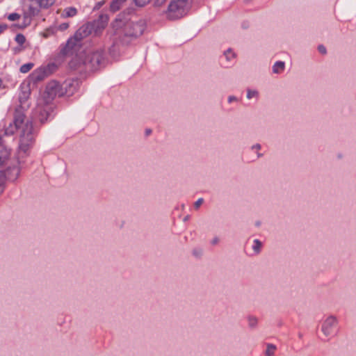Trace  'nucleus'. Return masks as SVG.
<instances>
[{
    "label": "nucleus",
    "mask_w": 356,
    "mask_h": 356,
    "mask_svg": "<svg viewBox=\"0 0 356 356\" xmlns=\"http://www.w3.org/2000/svg\"><path fill=\"white\" fill-rule=\"evenodd\" d=\"M24 120L25 115L21 112L16 111L13 121L10 122L8 126L5 127L4 134L6 136H11L17 130H19V155L29 156L35 144L36 132L33 129L32 122L29 120L25 122Z\"/></svg>",
    "instance_id": "1"
},
{
    "label": "nucleus",
    "mask_w": 356,
    "mask_h": 356,
    "mask_svg": "<svg viewBox=\"0 0 356 356\" xmlns=\"http://www.w3.org/2000/svg\"><path fill=\"white\" fill-rule=\"evenodd\" d=\"M145 27L143 20L134 22L121 15H118L111 24L113 34L124 43H128L140 37Z\"/></svg>",
    "instance_id": "2"
},
{
    "label": "nucleus",
    "mask_w": 356,
    "mask_h": 356,
    "mask_svg": "<svg viewBox=\"0 0 356 356\" xmlns=\"http://www.w3.org/2000/svg\"><path fill=\"white\" fill-rule=\"evenodd\" d=\"M76 58H73L70 65L72 67L79 68L81 65L85 67L86 70L95 71L105 65V53L102 49L88 50L81 57V62L76 64Z\"/></svg>",
    "instance_id": "3"
},
{
    "label": "nucleus",
    "mask_w": 356,
    "mask_h": 356,
    "mask_svg": "<svg viewBox=\"0 0 356 356\" xmlns=\"http://www.w3.org/2000/svg\"><path fill=\"white\" fill-rule=\"evenodd\" d=\"M88 26H81L70 38L66 44L60 47V54L63 56H77V52L80 50L82 40L88 35Z\"/></svg>",
    "instance_id": "4"
},
{
    "label": "nucleus",
    "mask_w": 356,
    "mask_h": 356,
    "mask_svg": "<svg viewBox=\"0 0 356 356\" xmlns=\"http://www.w3.org/2000/svg\"><path fill=\"white\" fill-rule=\"evenodd\" d=\"M41 9L36 0H24L22 6V21L19 26L24 29L30 26L33 18L39 15Z\"/></svg>",
    "instance_id": "5"
},
{
    "label": "nucleus",
    "mask_w": 356,
    "mask_h": 356,
    "mask_svg": "<svg viewBox=\"0 0 356 356\" xmlns=\"http://www.w3.org/2000/svg\"><path fill=\"white\" fill-rule=\"evenodd\" d=\"M191 7L189 0H172L165 11L166 17L175 20L185 16Z\"/></svg>",
    "instance_id": "6"
},
{
    "label": "nucleus",
    "mask_w": 356,
    "mask_h": 356,
    "mask_svg": "<svg viewBox=\"0 0 356 356\" xmlns=\"http://www.w3.org/2000/svg\"><path fill=\"white\" fill-rule=\"evenodd\" d=\"M64 92L60 83L56 81H51L47 83L45 90L38 101L42 102L44 105H49L57 96L63 95Z\"/></svg>",
    "instance_id": "7"
},
{
    "label": "nucleus",
    "mask_w": 356,
    "mask_h": 356,
    "mask_svg": "<svg viewBox=\"0 0 356 356\" xmlns=\"http://www.w3.org/2000/svg\"><path fill=\"white\" fill-rule=\"evenodd\" d=\"M26 156H27L22 154L19 155L17 152V157L15 163L8 166L4 171H0V175L3 176L4 181L7 180L10 182H14L18 179L20 175L22 165L24 163L23 159Z\"/></svg>",
    "instance_id": "8"
},
{
    "label": "nucleus",
    "mask_w": 356,
    "mask_h": 356,
    "mask_svg": "<svg viewBox=\"0 0 356 356\" xmlns=\"http://www.w3.org/2000/svg\"><path fill=\"white\" fill-rule=\"evenodd\" d=\"M338 319L334 316H329L322 323L321 331L323 334L329 338H332L337 334Z\"/></svg>",
    "instance_id": "9"
},
{
    "label": "nucleus",
    "mask_w": 356,
    "mask_h": 356,
    "mask_svg": "<svg viewBox=\"0 0 356 356\" xmlns=\"http://www.w3.org/2000/svg\"><path fill=\"white\" fill-rule=\"evenodd\" d=\"M108 17L107 15H100L99 17L92 23H88L82 26H88V35L93 31L95 34L99 33L107 26Z\"/></svg>",
    "instance_id": "10"
},
{
    "label": "nucleus",
    "mask_w": 356,
    "mask_h": 356,
    "mask_svg": "<svg viewBox=\"0 0 356 356\" xmlns=\"http://www.w3.org/2000/svg\"><path fill=\"white\" fill-rule=\"evenodd\" d=\"M42 104H44L42 102L38 101L37 111L40 112L39 120L41 123H44L48 120L50 115L49 110L51 108V107L48 105H45L46 107L43 108Z\"/></svg>",
    "instance_id": "11"
},
{
    "label": "nucleus",
    "mask_w": 356,
    "mask_h": 356,
    "mask_svg": "<svg viewBox=\"0 0 356 356\" xmlns=\"http://www.w3.org/2000/svg\"><path fill=\"white\" fill-rule=\"evenodd\" d=\"M31 95V90L28 85H22L19 94V101L22 105L26 103Z\"/></svg>",
    "instance_id": "12"
},
{
    "label": "nucleus",
    "mask_w": 356,
    "mask_h": 356,
    "mask_svg": "<svg viewBox=\"0 0 356 356\" xmlns=\"http://www.w3.org/2000/svg\"><path fill=\"white\" fill-rule=\"evenodd\" d=\"M40 8L47 10L54 6L56 0H36Z\"/></svg>",
    "instance_id": "13"
},
{
    "label": "nucleus",
    "mask_w": 356,
    "mask_h": 356,
    "mask_svg": "<svg viewBox=\"0 0 356 356\" xmlns=\"http://www.w3.org/2000/svg\"><path fill=\"white\" fill-rule=\"evenodd\" d=\"M125 1L126 0H113L110 5L111 10L113 12L119 10Z\"/></svg>",
    "instance_id": "14"
},
{
    "label": "nucleus",
    "mask_w": 356,
    "mask_h": 356,
    "mask_svg": "<svg viewBox=\"0 0 356 356\" xmlns=\"http://www.w3.org/2000/svg\"><path fill=\"white\" fill-rule=\"evenodd\" d=\"M262 243L257 238L254 239L252 245V249L254 255L259 254L261 251Z\"/></svg>",
    "instance_id": "15"
},
{
    "label": "nucleus",
    "mask_w": 356,
    "mask_h": 356,
    "mask_svg": "<svg viewBox=\"0 0 356 356\" xmlns=\"http://www.w3.org/2000/svg\"><path fill=\"white\" fill-rule=\"evenodd\" d=\"M285 63L283 61H277L273 66V72L275 74H280L284 71Z\"/></svg>",
    "instance_id": "16"
},
{
    "label": "nucleus",
    "mask_w": 356,
    "mask_h": 356,
    "mask_svg": "<svg viewBox=\"0 0 356 356\" xmlns=\"http://www.w3.org/2000/svg\"><path fill=\"white\" fill-rule=\"evenodd\" d=\"M76 13L77 10L74 7H68L63 10V15L67 17H74L76 15Z\"/></svg>",
    "instance_id": "17"
},
{
    "label": "nucleus",
    "mask_w": 356,
    "mask_h": 356,
    "mask_svg": "<svg viewBox=\"0 0 356 356\" xmlns=\"http://www.w3.org/2000/svg\"><path fill=\"white\" fill-rule=\"evenodd\" d=\"M33 63H25L20 67L19 71L23 74L27 73L33 68Z\"/></svg>",
    "instance_id": "18"
},
{
    "label": "nucleus",
    "mask_w": 356,
    "mask_h": 356,
    "mask_svg": "<svg viewBox=\"0 0 356 356\" xmlns=\"http://www.w3.org/2000/svg\"><path fill=\"white\" fill-rule=\"evenodd\" d=\"M248 323L250 328H255L258 323V319L255 316H250L248 317Z\"/></svg>",
    "instance_id": "19"
},
{
    "label": "nucleus",
    "mask_w": 356,
    "mask_h": 356,
    "mask_svg": "<svg viewBox=\"0 0 356 356\" xmlns=\"http://www.w3.org/2000/svg\"><path fill=\"white\" fill-rule=\"evenodd\" d=\"M224 57L228 62H232L235 58V54L229 49L225 51Z\"/></svg>",
    "instance_id": "20"
},
{
    "label": "nucleus",
    "mask_w": 356,
    "mask_h": 356,
    "mask_svg": "<svg viewBox=\"0 0 356 356\" xmlns=\"http://www.w3.org/2000/svg\"><path fill=\"white\" fill-rule=\"evenodd\" d=\"M276 350V346L273 344L269 343L267 345V348L266 350V356H272L274 355L275 351Z\"/></svg>",
    "instance_id": "21"
},
{
    "label": "nucleus",
    "mask_w": 356,
    "mask_h": 356,
    "mask_svg": "<svg viewBox=\"0 0 356 356\" xmlns=\"http://www.w3.org/2000/svg\"><path fill=\"white\" fill-rule=\"evenodd\" d=\"M21 17H22V16L20 14L17 13H13L9 14L7 16V18L9 21L14 22V21H17V20L21 18Z\"/></svg>",
    "instance_id": "22"
},
{
    "label": "nucleus",
    "mask_w": 356,
    "mask_h": 356,
    "mask_svg": "<svg viewBox=\"0 0 356 356\" xmlns=\"http://www.w3.org/2000/svg\"><path fill=\"white\" fill-rule=\"evenodd\" d=\"M10 154V149L7 148L3 149V154L0 155V165L3 164L8 156Z\"/></svg>",
    "instance_id": "23"
},
{
    "label": "nucleus",
    "mask_w": 356,
    "mask_h": 356,
    "mask_svg": "<svg viewBox=\"0 0 356 356\" xmlns=\"http://www.w3.org/2000/svg\"><path fill=\"white\" fill-rule=\"evenodd\" d=\"M15 40L19 45H22L26 41L25 36L21 33L17 34Z\"/></svg>",
    "instance_id": "24"
},
{
    "label": "nucleus",
    "mask_w": 356,
    "mask_h": 356,
    "mask_svg": "<svg viewBox=\"0 0 356 356\" xmlns=\"http://www.w3.org/2000/svg\"><path fill=\"white\" fill-rule=\"evenodd\" d=\"M258 92L257 90H248L247 91V98L250 99L253 97H258Z\"/></svg>",
    "instance_id": "25"
},
{
    "label": "nucleus",
    "mask_w": 356,
    "mask_h": 356,
    "mask_svg": "<svg viewBox=\"0 0 356 356\" xmlns=\"http://www.w3.org/2000/svg\"><path fill=\"white\" fill-rule=\"evenodd\" d=\"M135 3L138 6H144L147 3H149L151 0H134Z\"/></svg>",
    "instance_id": "26"
},
{
    "label": "nucleus",
    "mask_w": 356,
    "mask_h": 356,
    "mask_svg": "<svg viewBox=\"0 0 356 356\" xmlns=\"http://www.w3.org/2000/svg\"><path fill=\"white\" fill-rule=\"evenodd\" d=\"M69 27V24L67 22L62 23L58 26V30L63 31L67 29Z\"/></svg>",
    "instance_id": "27"
},
{
    "label": "nucleus",
    "mask_w": 356,
    "mask_h": 356,
    "mask_svg": "<svg viewBox=\"0 0 356 356\" xmlns=\"http://www.w3.org/2000/svg\"><path fill=\"white\" fill-rule=\"evenodd\" d=\"M5 188V181H3V177L2 175H0V195L2 194Z\"/></svg>",
    "instance_id": "28"
},
{
    "label": "nucleus",
    "mask_w": 356,
    "mask_h": 356,
    "mask_svg": "<svg viewBox=\"0 0 356 356\" xmlns=\"http://www.w3.org/2000/svg\"><path fill=\"white\" fill-rule=\"evenodd\" d=\"M204 202V200L203 198H199L195 203H194V207L195 209H198L200 205L203 203Z\"/></svg>",
    "instance_id": "29"
},
{
    "label": "nucleus",
    "mask_w": 356,
    "mask_h": 356,
    "mask_svg": "<svg viewBox=\"0 0 356 356\" xmlns=\"http://www.w3.org/2000/svg\"><path fill=\"white\" fill-rule=\"evenodd\" d=\"M318 49L321 54H326V48L325 46L321 44L318 47Z\"/></svg>",
    "instance_id": "30"
},
{
    "label": "nucleus",
    "mask_w": 356,
    "mask_h": 356,
    "mask_svg": "<svg viewBox=\"0 0 356 356\" xmlns=\"http://www.w3.org/2000/svg\"><path fill=\"white\" fill-rule=\"evenodd\" d=\"M165 1L166 0H154V5L156 6H161Z\"/></svg>",
    "instance_id": "31"
},
{
    "label": "nucleus",
    "mask_w": 356,
    "mask_h": 356,
    "mask_svg": "<svg viewBox=\"0 0 356 356\" xmlns=\"http://www.w3.org/2000/svg\"><path fill=\"white\" fill-rule=\"evenodd\" d=\"M219 241H220L219 238H218V236H215V237H213V238L211 239V244L212 245H217V244L219 243Z\"/></svg>",
    "instance_id": "32"
},
{
    "label": "nucleus",
    "mask_w": 356,
    "mask_h": 356,
    "mask_svg": "<svg viewBox=\"0 0 356 356\" xmlns=\"http://www.w3.org/2000/svg\"><path fill=\"white\" fill-rule=\"evenodd\" d=\"M261 146L259 143H257L251 147L252 150H256V151H259V149H261Z\"/></svg>",
    "instance_id": "33"
},
{
    "label": "nucleus",
    "mask_w": 356,
    "mask_h": 356,
    "mask_svg": "<svg viewBox=\"0 0 356 356\" xmlns=\"http://www.w3.org/2000/svg\"><path fill=\"white\" fill-rule=\"evenodd\" d=\"M236 100H237V99H236V97H234V96H229V97H228V102H229V103H232V102H234V101H236Z\"/></svg>",
    "instance_id": "34"
},
{
    "label": "nucleus",
    "mask_w": 356,
    "mask_h": 356,
    "mask_svg": "<svg viewBox=\"0 0 356 356\" xmlns=\"http://www.w3.org/2000/svg\"><path fill=\"white\" fill-rule=\"evenodd\" d=\"M193 254L195 256H199V255L202 254V251L195 250H193Z\"/></svg>",
    "instance_id": "35"
},
{
    "label": "nucleus",
    "mask_w": 356,
    "mask_h": 356,
    "mask_svg": "<svg viewBox=\"0 0 356 356\" xmlns=\"http://www.w3.org/2000/svg\"><path fill=\"white\" fill-rule=\"evenodd\" d=\"M7 28L6 25H0V34Z\"/></svg>",
    "instance_id": "36"
},
{
    "label": "nucleus",
    "mask_w": 356,
    "mask_h": 356,
    "mask_svg": "<svg viewBox=\"0 0 356 356\" xmlns=\"http://www.w3.org/2000/svg\"><path fill=\"white\" fill-rule=\"evenodd\" d=\"M145 133H146V135L148 136V135H149L152 133V130L151 129H146Z\"/></svg>",
    "instance_id": "37"
},
{
    "label": "nucleus",
    "mask_w": 356,
    "mask_h": 356,
    "mask_svg": "<svg viewBox=\"0 0 356 356\" xmlns=\"http://www.w3.org/2000/svg\"><path fill=\"white\" fill-rule=\"evenodd\" d=\"M261 156H263V154L259 152H257V158H260Z\"/></svg>",
    "instance_id": "38"
},
{
    "label": "nucleus",
    "mask_w": 356,
    "mask_h": 356,
    "mask_svg": "<svg viewBox=\"0 0 356 356\" xmlns=\"http://www.w3.org/2000/svg\"><path fill=\"white\" fill-rule=\"evenodd\" d=\"M1 143H2V138H1V136H0V145H1Z\"/></svg>",
    "instance_id": "39"
}]
</instances>
